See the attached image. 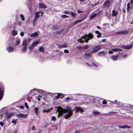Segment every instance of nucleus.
Wrapping results in <instances>:
<instances>
[{
  "label": "nucleus",
  "mask_w": 133,
  "mask_h": 133,
  "mask_svg": "<svg viewBox=\"0 0 133 133\" xmlns=\"http://www.w3.org/2000/svg\"><path fill=\"white\" fill-rule=\"evenodd\" d=\"M71 108L68 107L67 109H64L61 107L59 106L57 108V110L58 112V116L62 115L63 113L65 114L68 112V113L64 115V117L66 119H67L72 115L73 112L71 111Z\"/></svg>",
  "instance_id": "nucleus-1"
},
{
  "label": "nucleus",
  "mask_w": 133,
  "mask_h": 133,
  "mask_svg": "<svg viewBox=\"0 0 133 133\" xmlns=\"http://www.w3.org/2000/svg\"><path fill=\"white\" fill-rule=\"evenodd\" d=\"M93 38V35L91 33H90L88 35H85L81 37L80 39L78 40V41L81 43L84 42V41L87 43L89 39H91Z\"/></svg>",
  "instance_id": "nucleus-2"
},
{
  "label": "nucleus",
  "mask_w": 133,
  "mask_h": 133,
  "mask_svg": "<svg viewBox=\"0 0 133 133\" xmlns=\"http://www.w3.org/2000/svg\"><path fill=\"white\" fill-rule=\"evenodd\" d=\"M113 2V0H106L103 3V5L105 7H108L112 5Z\"/></svg>",
  "instance_id": "nucleus-3"
},
{
  "label": "nucleus",
  "mask_w": 133,
  "mask_h": 133,
  "mask_svg": "<svg viewBox=\"0 0 133 133\" xmlns=\"http://www.w3.org/2000/svg\"><path fill=\"white\" fill-rule=\"evenodd\" d=\"M43 14V12L40 11L37 12L35 14V18L34 19V24L39 18V16H42Z\"/></svg>",
  "instance_id": "nucleus-4"
},
{
  "label": "nucleus",
  "mask_w": 133,
  "mask_h": 133,
  "mask_svg": "<svg viewBox=\"0 0 133 133\" xmlns=\"http://www.w3.org/2000/svg\"><path fill=\"white\" fill-rule=\"evenodd\" d=\"M22 45L23 48L21 50V51L23 52H24L27 50V45L25 42H23Z\"/></svg>",
  "instance_id": "nucleus-5"
},
{
  "label": "nucleus",
  "mask_w": 133,
  "mask_h": 133,
  "mask_svg": "<svg viewBox=\"0 0 133 133\" xmlns=\"http://www.w3.org/2000/svg\"><path fill=\"white\" fill-rule=\"evenodd\" d=\"M101 48V47L100 45H98L95 46L93 48L92 52H95L99 50Z\"/></svg>",
  "instance_id": "nucleus-6"
},
{
  "label": "nucleus",
  "mask_w": 133,
  "mask_h": 133,
  "mask_svg": "<svg viewBox=\"0 0 133 133\" xmlns=\"http://www.w3.org/2000/svg\"><path fill=\"white\" fill-rule=\"evenodd\" d=\"M118 127L120 128H127V129H130L131 128V126H129L128 125H125L123 126H121L120 125H118Z\"/></svg>",
  "instance_id": "nucleus-7"
},
{
  "label": "nucleus",
  "mask_w": 133,
  "mask_h": 133,
  "mask_svg": "<svg viewBox=\"0 0 133 133\" xmlns=\"http://www.w3.org/2000/svg\"><path fill=\"white\" fill-rule=\"evenodd\" d=\"M27 116L28 115L27 114H20L17 115V117L19 118H25L27 117Z\"/></svg>",
  "instance_id": "nucleus-8"
},
{
  "label": "nucleus",
  "mask_w": 133,
  "mask_h": 133,
  "mask_svg": "<svg viewBox=\"0 0 133 133\" xmlns=\"http://www.w3.org/2000/svg\"><path fill=\"white\" fill-rule=\"evenodd\" d=\"M6 49L9 52H11L14 50V49L12 47L9 46L6 48Z\"/></svg>",
  "instance_id": "nucleus-9"
},
{
  "label": "nucleus",
  "mask_w": 133,
  "mask_h": 133,
  "mask_svg": "<svg viewBox=\"0 0 133 133\" xmlns=\"http://www.w3.org/2000/svg\"><path fill=\"white\" fill-rule=\"evenodd\" d=\"M132 46V45H131L129 46L128 45H123L122 47L125 49H131Z\"/></svg>",
  "instance_id": "nucleus-10"
},
{
  "label": "nucleus",
  "mask_w": 133,
  "mask_h": 133,
  "mask_svg": "<svg viewBox=\"0 0 133 133\" xmlns=\"http://www.w3.org/2000/svg\"><path fill=\"white\" fill-rule=\"evenodd\" d=\"M4 91L3 89H0V101L1 100L3 96Z\"/></svg>",
  "instance_id": "nucleus-11"
},
{
  "label": "nucleus",
  "mask_w": 133,
  "mask_h": 133,
  "mask_svg": "<svg viewBox=\"0 0 133 133\" xmlns=\"http://www.w3.org/2000/svg\"><path fill=\"white\" fill-rule=\"evenodd\" d=\"M41 91V90L38 89H34V95H36L39 93Z\"/></svg>",
  "instance_id": "nucleus-12"
},
{
  "label": "nucleus",
  "mask_w": 133,
  "mask_h": 133,
  "mask_svg": "<svg viewBox=\"0 0 133 133\" xmlns=\"http://www.w3.org/2000/svg\"><path fill=\"white\" fill-rule=\"evenodd\" d=\"M39 7L40 8H45L47 7V6L44 3H40L39 4Z\"/></svg>",
  "instance_id": "nucleus-13"
},
{
  "label": "nucleus",
  "mask_w": 133,
  "mask_h": 133,
  "mask_svg": "<svg viewBox=\"0 0 133 133\" xmlns=\"http://www.w3.org/2000/svg\"><path fill=\"white\" fill-rule=\"evenodd\" d=\"M118 55H113L111 57V58L114 61H116L118 59Z\"/></svg>",
  "instance_id": "nucleus-14"
},
{
  "label": "nucleus",
  "mask_w": 133,
  "mask_h": 133,
  "mask_svg": "<svg viewBox=\"0 0 133 133\" xmlns=\"http://www.w3.org/2000/svg\"><path fill=\"white\" fill-rule=\"evenodd\" d=\"M58 47L59 48H65L67 47V46L66 44H64L62 45H58Z\"/></svg>",
  "instance_id": "nucleus-15"
},
{
  "label": "nucleus",
  "mask_w": 133,
  "mask_h": 133,
  "mask_svg": "<svg viewBox=\"0 0 133 133\" xmlns=\"http://www.w3.org/2000/svg\"><path fill=\"white\" fill-rule=\"evenodd\" d=\"M40 41L39 40H38L37 41H34V47L39 44L40 43Z\"/></svg>",
  "instance_id": "nucleus-16"
},
{
  "label": "nucleus",
  "mask_w": 133,
  "mask_h": 133,
  "mask_svg": "<svg viewBox=\"0 0 133 133\" xmlns=\"http://www.w3.org/2000/svg\"><path fill=\"white\" fill-rule=\"evenodd\" d=\"M105 53L104 51H102L98 52V54L99 56H103L104 55H105Z\"/></svg>",
  "instance_id": "nucleus-17"
},
{
  "label": "nucleus",
  "mask_w": 133,
  "mask_h": 133,
  "mask_svg": "<svg viewBox=\"0 0 133 133\" xmlns=\"http://www.w3.org/2000/svg\"><path fill=\"white\" fill-rule=\"evenodd\" d=\"M111 50L114 52L121 51L122 50V49L118 48L113 49H111Z\"/></svg>",
  "instance_id": "nucleus-18"
},
{
  "label": "nucleus",
  "mask_w": 133,
  "mask_h": 133,
  "mask_svg": "<svg viewBox=\"0 0 133 133\" xmlns=\"http://www.w3.org/2000/svg\"><path fill=\"white\" fill-rule=\"evenodd\" d=\"M87 15L84 18H83V19H82L81 20L77 21H75V22H74V25H75V24L81 22L82 21H83V20L84 19H85L86 18H87Z\"/></svg>",
  "instance_id": "nucleus-19"
},
{
  "label": "nucleus",
  "mask_w": 133,
  "mask_h": 133,
  "mask_svg": "<svg viewBox=\"0 0 133 133\" xmlns=\"http://www.w3.org/2000/svg\"><path fill=\"white\" fill-rule=\"evenodd\" d=\"M130 3H128L127 4V10L128 11H129L130 9H132V7H130Z\"/></svg>",
  "instance_id": "nucleus-20"
},
{
  "label": "nucleus",
  "mask_w": 133,
  "mask_h": 133,
  "mask_svg": "<svg viewBox=\"0 0 133 133\" xmlns=\"http://www.w3.org/2000/svg\"><path fill=\"white\" fill-rule=\"evenodd\" d=\"M31 40V38H28L26 40H25L23 41V42H25L26 44H27V45H28L29 43Z\"/></svg>",
  "instance_id": "nucleus-21"
},
{
  "label": "nucleus",
  "mask_w": 133,
  "mask_h": 133,
  "mask_svg": "<svg viewBox=\"0 0 133 133\" xmlns=\"http://www.w3.org/2000/svg\"><path fill=\"white\" fill-rule=\"evenodd\" d=\"M112 16H116L118 13V11H115L114 10H113L112 11Z\"/></svg>",
  "instance_id": "nucleus-22"
},
{
  "label": "nucleus",
  "mask_w": 133,
  "mask_h": 133,
  "mask_svg": "<svg viewBox=\"0 0 133 133\" xmlns=\"http://www.w3.org/2000/svg\"><path fill=\"white\" fill-rule=\"evenodd\" d=\"M97 15L96 14H92L90 16V18L91 19H92L95 17H96Z\"/></svg>",
  "instance_id": "nucleus-23"
},
{
  "label": "nucleus",
  "mask_w": 133,
  "mask_h": 133,
  "mask_svg": "<svg viewBox=\"0 0 133 133\" xmlns=\"http://www.w3.org/2000/svg\"><path fill=\"white\" fill-rule=\"evenodd\" d=\"M70 14L71 16L73 18H75V16L76 15V13L72 12H70Z\"/></svg>",
  "instance_id": "nucleus-24"
},
{
  "label": "nucleus",
  "mask_w": 133,
  "mask_h": 133,
  "mask_svg": "<svg viewBox=\"0 0 133 133\" xmlns=\"http://www.w3.org/2000/svg\"><path fill=\"white\" fill-rule=\"evenodd\" d=\"M61 93H58L57 94V96L55 97L57 99L59 98H61L62 97H61Z\"/></svg>",
  "instance_id": "nucleus-25"
},
{
  "label": "nucleus",
  "mask_w": 133,
  "mask_h": 133,
  "mask_svg": "<svg viewBox=\"0 0 133 133\" xmlns=\"http://www.w3.org/2000/svg\"><path fill=\"white\" fill-rule=\"evenodd\" d=\"M128 31L127 30H124L121 31V34L124 35L127 34Z\"/></svg>",
  "instance_id": "nucleus-26"
},
{
  "label": "nucleus",
  "mask_w": 133,
  "mask_h": 133,
  "mask_svg": "<svg viewBox=\"0 0 133 133\" xmlns=\"http://www.w3.org/2000/svg\"><path fill=\"white\" fill-rule=\"evenodd\" d=\"M12 35L14 36H15L17 34V31L15 30H13L12 31Z\"/></svg>",
  "instance_id": "nucleus-27"
},
{
  "label": "nucleus",
  "mask_w": 133,
  "mask_h": 133,
  "mask_svg": "<svg viewBox=\"0 0 133 133\" xmlns=\"http://www.w3.org/2000/svg\"><path fill=\"white\" fill-rule=\"evenodd\" d=\"M92 112L95 115H99L100 114V112L98 111H93Z\"/></svg>",
  "instance_id": "nucleus-28"
},
{
  "label": "nucleus",
  "mask_w": 133,
  "mask_h": 133,
  "mask_svg": "<svg viewBox=\"0 0 133 133\" xmlns=\"http://www.w3.org/2000/svg\"><path fill=\"white\" fill-rule=\"evenodd\" d=\"M35 112L36 115H37L38 114V109L37 108H35Z\"/></svg>",
  "instance_id": "nucleus-29"
},
{
  "label": "nucleus",
  "mask_w": 133,
  "mask_h": 133,
  "mask_svg": "<svg viewBox=\"0 0 133 133\" xmlns=\"http://www.w3.org/2000/svg\"><path fill=\"white\" fill-rule=\"evenodd\" d=\"M29 49L31 50L33 48V43H32L29 47Z\"/></svg>",
  "instance_id": "nucleus-30"
},
{
  "label": "nucleus",
  "mask_w": 133,
  "mask_h": 133,
  "mask_svg": "<svg viewBox=\"0 0 133 133\" xmlns=\"http://www.w3.org/2000/svg\"><path fill=\"white\" fill-rule=\"evenodd\" d=\"M87 64L89 66H96V67L97 66L96 65V64H95L94 63H92L91 65H89V64L88 63H87Z\"/></svg>",
  "instance_id": "nucleus-31"
},
{
  "label": "nucleus",
  "mask_w": 133,
  "mask_h": 133,
  "mask_svg": "<svg viewBox=\"0 0 133 133\" xmlns=\"http://www.w3.org/2000/svg\"><path fill=\"white\" fill-rule=\"evenodd\" d=\"M39 50L41 52H43L44 51V49L43 48L41 47L39 48Z\"/></svg>",
  "instance_id": "nucleus-32"
},
{
  "label": "nucleus",
  "mask_w": 133,
  "mask_h": 133,
  "mask_svg": "<svg viewBox=\"0 0 133 133\" xmlns=\"http://www.w3.org/2000/svg\"><path fill=\"white\" fill-rule=\"evenodd\" d=\"M13 115L12 114H10L7 115V118L8 119H9L12 115Z\"/></svg>",
  "instance_id": "nucleus-33"
},
{
  "label": "nucleus",
  "mask_w": 133,
  "mask_h": 133,
  "mask_svg": "<svg viewBox=\"0 0 133 133\" xmlns=\"http://www.w3.org/2000/svg\"><path fill=\"white\" fill-rule=\"evenodd\" d=\"M42 97V96L41 95H38L37 97L36 98V99H38L39 101H40V98Z\"/></svg>",
  "instance_id": "nucleus-34"
},
{
  "label": "nucleus",
  "mask_w": 133,
  "mask_h": 133,
  "mask_svg": "<svg viewBox=\"0 0 133 133\" xmlns=\"http://www.w3.org/2000/svg\"><path fill=\"white\" fill-rule=\"evenodd\" d=\"M61 17L62 18H64L67 17H68V16L67 15H61Z\"/></svg>",
  "instance_id": "nucleus-35"
},
{
  "label": "nucleus",
  "mask_w": 133,
  "mask_h": 133,
  "mask_svg": "<svg viewBox=\"0 0 133 133\" xmlns=\"http://www.w3.org/2000/svg\"><path fill=\"white\" fill-rule=\"evenodd\" d=\"M90 55V53L89 52L88 53H86L85 54V56L86 57H88Z\"/></svg>",
  "instance_id": "nucleus-36"
},
{
  "label": "nucleus",
  "mask_w": 133,
  "mask_h": 133,
  "mask_svg": "<svg viewBox=\"0 0 133 133\" xmlns=\"http://www.w3.org/2000/svg\"><path fill=\"white\" fill-rule=\"evenodd\" d=\"M89 47V46L88 45H86L84 46L83 48L84 49H86L88 48Z\"/></svg>",
  "instance_id": "nucleus-37"
},
{
  "label": "nucleus",
  "mask_w": 133,
  "mask_h": 133,
  "mask_svg": "<svg viewBox=\"0 0 133 133\" xmlns=\"http://www.w3.org/2000/svg\"><path fill=\"white\" fill-rule=\"evenodd\" d=\"M20 17L22 19V21H24V20L25 19L23 15L22 14L20 15Z\"/></svg>",
  "instance_id": "nucleus-38"
},
{
  "label": "nucleus",
  "mask_w": 133,
  "mask_h": 133,
  "mask_svg": "<svg viewBox=\"0 0 133 133\" xmlns=\"http://www.w3.org/2000/svg\"><path fill=\"white\" fill-rule=\"evenodd\" d=\"M80 108H81L79 107L76 108V112H77L79 111H80Z\"/></svg>",
  "instance_id": "nucleus-39"
},
{
  "label": "nucleus",
  "mask_w": 133,
  "mask_h": 133,
  "mask_svg": "<svg viewBox=\"0 0 133 133\" xmlns=\"http://www.w3.org/2000/svg\"><path fill=\"white\" fill-rule=\"evenodd\" d=\"M56 119V118L55 116H52L51 117V120L53 121H54Z\"/></svg>",
  "instance_id": "nucleus-40"
},
{
  "label": "nucleus",
  "mask_w": 133,
  "mask_h": 133,
  "mask_svg": "<svg viewBox=\"0 0 133 133\" xmlns=\"http://www.w3.org/2000/svg\"><path fill=\"white\" fill-rule=\"evenodd\" d=\"M20 43L19 40H17L16 41V44H15V45L17 46Z\"/></svg>",
  "instance_id": "nucleus-41"
},
{
  "label": "nucleus",
  "mask_w": 133,
  "mask_h": 133,
  "mask_svg": "<svg viewBox=\"0 0 133 133\" xmlns=\"http://www.w3.org/2000/svg\"><path fill=\"white\" fill-rule=\"evenodd\" d=\"M12 122L15 124L17 122L14 119L12 121Z\"/></svg>",
  "instance_id": "nucleus-42"
},
{
  "label": "nucleus",
  "mask_w": 133,
  "mask_h": 133,
  "mask_svg": "<svg viewBox=\"0 0 133 133\" xmlns=\"http://www.w3.org/2000/svg\"><path fill=\"white\" fill-rule=\"evenodd\" d=\"M25 107L27 109L29 108V106L27 105V103L26 102L25 103Z\"/></svg>",
  "instance_id": "nucleus-43"
},
{
  "label": "nucleus",
  "mask_w": 133,
  "mask_h": 133,
  "mask_svg": "<svg viewBox=\"0 0 133 133\" xmlns=\"http://www.w3.org/2000/svg\"><path fill=\"white\" fill-rule=\"evenodd\" d=\"M77 48L79 50H82V47L80 46H77Z\"/></svg>",
  "instance_id": "nucleus-44"
},
{
  "label": "nucleus",
  "mask_w": 133,
  "mask_h": 133,
  "mask_svg": "<svg viewBox=\"0 0 133 133\" xmlns=\"http://www.w3.org/2000/svg\"><path fill=\"white\" fill-rule=\"evenodd\" d=\"M101 34L100 33L99 34H98L97 35V38H99L101 36Z\"/></svg>",
  "instance_id": "nucleus-45"
},
{
  "label": "nucleus",
  "mask_w": 133,
  "mask_h": 133,
  "mask_svg": "<svg viewBox=\"0 0 133 133\" xmlns=\"http://www.w3.org/2000/svg\"><path fill=\"white\" fill-rule=\"evenodd\" d=\"M38 35V33L37 32H36L35 33H34V37H36Z\"/></svg>",
  "instance_id": "nucleus-46"
},
{
  "label": "nucleus",
  "mask_w": 133,
  "mask_h": 133,
  "mask_svg": "<svg viewBox=\"0 0 133 133\" xmlns=\"http://www.w3.org/2000/svg\"><path fill=\"white\" fill-rule=\"evenodd\" d=\"M98 2H97V3H95V4H92V7H93L97 4H98Z\"/></svg>",
  "instance_id": "nucleus-47"
},
{
  "label": "nucleus",
  "mask_w": 133,
  "mask_h": 133,
  "mask_svg": "<svg viewBox=\"0 0 133 133\" xmlns=\"http://www.w3.org/2000/svg\"><path fill=\"white\" fill-rule=\"evenodd\" d=\"M102 103L104 105L106 104L107 103V102L105 100L103 101H102Z\"/></svg>",
  "instance_id": "nucleus-48"
},
{
  "label": "nucleus",
  "mask_w": 133,
  "mask_h": 133,
  "mask_svg": "<svg viewBox=\"0 0 133 133\" xmlns=\"http://www.w3.org/2000/svg\"><path fill=\"white\" fill-rule=\"evenodd\" d=\"M128 56L127 54H126L124 55H123V58H125L127 57Z\"/></svg>",
  "instance_id": "nucleus-49"
},
{
  "label": "nucleus",
  "mask_w": 133,
  "mask_h": 133,
  "mask_svg": "<svg viewBox=\"0 0 133 133\" xmlns=\"http://www.w3.org/2000/svg\"><path fill=\"white\" fill-rule=\"evenodd\" d=\"M64 52L65 53H68L69 51L68 50L65 49L64 50Z\"/></svg>",
  "instance_id": "nucleus-50"
},
{
  "label": "nucleus",
  "mask_w": 133,
  "mask_h": 133,
  "mask_svg": "<svg viewBox=\"0 0 133 133\" xmlns=\"http://www.w3.org/2000/svg\"><path fill=\"white\" fill-rule=\"evenodd\" d=\"M24 33L23 32H21L20 33V35L22 37L24 36Z\"/></svg>",
  "instance_id": "nucleus-51"
},
{
  "label": "nucleus",
  "mask_w": 133,
  "mask_h": 133,
  "mask_svg": "<svg viewBox=\"0 0 133 133\" xmlns=\"http://www.w3.org/2000/svg\"><path fill=\"white\" fill-rule=\"evenodd\" d=\"M116 34H121V31L116 32Z\"/></svg>",
  "instance_id": "nucleus-52"
},
{
  "label": "nucleus",
  "mask_w": 133,
  "mask_h": 133,
  "mask_svg": "<svg viewBox=\"0 0 133 133\" xmlns=\"http://www.w3.org/2000/svg\"><path fill=\"white\" fill-rule=\"evenodd\" d=\"M50 111V110H43V112H48Z\"/></svg>",
  "instance_id": "nucleus-53"
},
{
  "label": "nucleus",
  "mask_w": 133,
  "mask_h": 133,
  "mask_svg": "<svg viewBox=\"0 0 133 133\" xmlns=\"http://www.w3.org/2000/svg\"><path fill=\"white\" fill-rule=\"evenodd\" d=\"M79 111L81 112H83L84 111V110L81 108H80Z\"/></svg>",
  "instance_id": "nucleus-54"
},
{
  "label": "nucleus",
  "mask_w": 133,
  "mask_h": 133,
  "mask_svg": "<svg viewBox=\"0 0 133 133\" xmlns=\"http://www.w3.org/2000/svg\"><path fill=\"white\" fill-rule=\"evenodd\" d=\"M95 33L97 34L100 33V32L99 31L97 30L95 31Z\"/></svg>",
  "instance_id": "nucleus-55"
},
{
  "label": "nucleus",
  "mask_w": 133,
  "mask_h": 133,
  "mask_svg": "<svg viewBox=\"0 0 133 133\" xmlns=\"http://www.w3.org/2000/svg\"><path fill=\"white\" fill-rule=\"evenodd\" d=\"M0 125L2 127H3L4 125L3 123L2 122H0Z\"/></svg>",
  "instance_id": "nucleus-56"
},
{
  "label": "nucleus",
  "mask_w": 133,
  "mask_h": 133,
  "mask_svg": "<svg viewBox=\"0 0 133 133\" xmlns=\"http://www.w3.org/2000/svg\"><path fill=\"white\" fill-rule=\"evenodd\" d=\"M64 13L65 14H69V12L68 11H65L64 12Z\"/></svg>",
  "instance_id": "nucleus-57"
},
{
  "label": "nucleus",
  "mask_w": 133,
  "mask_h": 133,
  "mask_svg": "<svg viewBox=\"0 0 133 133\" xmlns=\"http://www.w3.org/2000/svg\"><path fill=\"white\" fill-rule=\"evenodd\" d=\"M113 51H112V50L111 51H109V54H112L113 53Z\"/></svg>",
  "instance_id": "nucleus-58"
},
{
  "label": "nucleus",
  "mask_w": 133,
  "mask_h": 133,
  "mask_svg": "<svg viewBox=\"0 0 133 133\" xmlns=\"http://www.w3.org/2000/svg\"><path fill=\"white\" fill-rule=\"evenodd\" d=\"M77 12L78 14L80 13H83V11H78Z\"/></svg>",
  "instance_id": "nucleus-59"
},
{
  "label": "nucleus",
  "mask_w": 133,
  "mask_h": 133,
  "mask_svg": "<svg viewBox=\"0 0 133 133\" xmlns=\"http://www.w3.org/2000/svg\"><path fill=\"white\" fill-rule=\"evenodd\" d=\"M69 99V97H68L65 98V101H66L68 100Z\"/></svg>",
  "instance_id": "nucleus-60"
},
{
  "label": "nucleus",
  "mask_w": 133,
  "mask_h": 133,
  "mask_svg": "<svg viewBox=\"0 0 133 133\" xmlns=\"http://www.w3.org/2000/svg\"><path fill=\"white\" fill-rule=\"evenodd\" d=\"M79 131L78 130H76L74 132V133H79Z\"/></svg>",
  "instance_id": "nucleus-61"
},
{
  "label": "nucleus",
  "mask_w": 133,
  "mask_h": 133,
  "mask_svg": "<svg viewBox=\"0 0 133 133\" xmlns=\"http://www.w3.org/2000/svg\"><path fill=\"white\" fill-rule=\"evenodd\" d=\"M20 108L23 109L24 108V107L23 106H21L20 107Z\"/></svg>",
  "instance_id": "nucleus-62"
},
{
  "label": "nucleus",
  "mask_w": 133,
  "mask_h": 133,
  "mask_svg": "<svg viewBox=\"0 0 133 133\" xmlns=\"http://www.w3.org/2000/svg\"><path fill=\"white\" fill-rule=\"evenodd\" d=\"M96 27L98 29H100V27L98 26H96Z\"/></svg>",
  "instance_id": "nucleus-63"
},
{
  "label": "nucleus",
  "mask_w": 133,
  "mask_h": 133,
  "mask_svg": "<svg viewBox=\"0 0 133 133\" xmlns=\"http://www.w3.org/2000/svg\"><path fill=\"white\" fill-rule=\"evenodd\" d=\"M131 3L132 4H133V0H131Z\"/></svg>",
  "instance_id": "nucleus-64"
}]
</instances>
